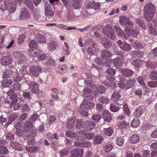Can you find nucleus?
<instances>
[{
  "instance_id": "680f3d73",
  "label": "nucleus",
  "mask_w": 157,
  "mask_h": 157,
  "mask_svg": "<svg viewBox=\"0 0 157 157\" xmlns=\"http://www.w3.org/2000/svg\"><path fill=\"white\" fill-rule=\"evenodd\" d=\"M69 151L67 148H64L63 150H60L59 152L60 156H65L67 155Z\"/></svg>"
},
{
  "instance_id": "c03bdc74",
  "label": "nucleus",
  "mask_w": 157,
  "mask_h": 157,
  "mask_svg": "<svg viewBox=\"0 0 157 157\" xmlns=\"http://www.w3.org/2000/svg\"><path fill=\"white\" fill-rule=\"evenodd\" d=\"M99 101L102 104H106L109 101V99L106 96L101 95L99 97Z\"/></svg>"
},
{
  "instance_id": "cd10ccee",
  "label": "nucleus",
  "mask_w": 157,
  "mask_h": 157,
  "mask_svg": "<svg viewBox=\"0 0 157 157\" xmlns=\"http://www.w3.org/2000/svg\"><path fill=\"white\" fill-rule=\"evenodd\" d=\"M75 121L76 117H73L68 120L67 123V128L69 129L73 128L74 127Z\"/></svg>"
},
{
  "instance_id": "a878e982",
  "label": "nucleus",
  "mask_w": 157,
  "mask_h": 157,
  "mask_svg": "<svg viewBox=\"0 0 157 157\" xmlns=\"http://www.w3.org/2000/svg\"><path fill=\"white\" fill-rule=\"evenodd\" d=\"M129 19L125 16H121L120 17L119 22L121 25L124 27L127 26V22Z\"/></svg>"
},
{
  "instance_id": "f257e3e1",
  "label": "nucleus",
  "mask_w": 157,
  "mask_h": 157,
  "mask_svg": "<svg viewBox=\"0 0 157 157\" xmlns=\"http://www.w3.org/2000/svg\"><path fill=\"white\" fill-rule=\"evenodd\" d=\"M144 17L147 21H150L152 19L155 11V8L152 3L146 4L144 6Z\"/></svg>"
},
{
  "instance_id": "338daca9",
  "label": "nucleus",
  "mask_w": 157,
  "mask_h": 157,
  "mask_svg": "<svg viewBox=\"0 0 157 157\" xmlns=\"http://www.w3.org/2000/svg\"><path fill=\"white\" fill-rule=\"evenodd\" d=\"M123 108L124 113H126L127 115L129 116L130 113V111L128 105L126 104H124Z\"/></svg>"
},
{
  "instance_id": "e2e57ef3",
  "label": "nucleus",
  "mask_w": 157,
  "mask_h": 157,
  "mask_svg": "<svg viewBox=\"0 0 157 157\" xmlns=\"http://www.w3.org/2000/svg\"><path fill=\"white\" fill-rule=\"evenodd\" d=\"M150 78L152 80L157 79V72L154 71L150 73Z\"/></svg>"
},
{
  "instance_id": "20e7f679",
  "label": "nucleus",
  "mask_w": 157,
  "mask_h": 157,
  "mask_svg": "<svg viewBox=\"0 0 157 157\" xmlns=\"http://www.w3.org/2000/svg\"><path fill=\"white\" fill-rule=\"evenodd\" d=\"M30 73L35 77H37L39 75L41 72L42 68L38 66H33L30 67L29 68Z\"/></svg>"
},
{
  "instance_id": "5701e85b",
  "label": "nucleus",
  "mask_w": 157,
  "mask_h": 157,
  "mask_svg": "<svg viewBox=\"0 0 157 157\" xmlns=\"http://www.w3.org/2000/svg\"><path fill=\"white\" fill-rule=\"evenodd\" d=\"M10 145L12 146L15 149L18 151H21L23 148L21 146V144L15 142V141H12L10 142Z\"/></svg>"
},
{
  "instance_id": "6ab92c4d",
  "label": "nucleus",
  "mask_w": 157,
  "mask_h": 157,
  "mask_svg": "<svg viewBox=\"0 0 157 157\" xmlns=\"http://www.w3.org/2000/svg\"><path fill=\"white\" fill-rule=\"evenodd\" d=\"M123 98V97L116 91L114 92L111 96V99L114 101H117L119 100H121Z\"/></svg>"
},
{
  "instance_id": "8fccbe9b",
  "label": "nucleus",
  "mask_w": 157,
  "mask_h": 157,
  "mask_svg": "<svg viewBox=\"0 0 157 157\" xmlns=\"http://www.w3.org/2000/svg\"><path fill=\"white\" fill-rule=\"evenodd\" d=\"M119 109V107L113 104H110L109 109L111 112L114 113L118 111Z\"/></svg>"
},
{
  "instance_id": "79ce46f5",
  "label": "nucleus",
  "mask_w": 157,
  "mask_h": 157,
  "mask_svg": "<svg viewBox=\"0 0 157 157\" xmlns=\"http://www.w3.org/2000/svg\"><path fill=\"white\" fill-rule=\"evenodd\" d=\"M131 126L132 127H137L140 125L139 120L138 119H134L131 121Z\"/></svg>"
},
{
  "instance_id": "7c9ffc66",
  "label": "nucleus",
  "mask_w": 157,
  "mask_h": 157,
  "mask_svg": "<svg viewBox=\"0 0 157 157\" xmlns=\"http://www.w3.org/2000/svg\"><path fill=\"white\" fill-rule=\"evenodd\" d=\"M67 70V66L63 64L60 65L58 68V73L59 74H63L66 72Z\"/></svg>"
},
{
  "instance_id": "a19ab883",
  "label": "nucleus",
  "mask_w": 157,
  "mask_h": 157,
  "mask_svg": "<svg viewBox=\"0 0 157 157\" xmlns=\"http://www.w3.org/2000/svg\"><path fill=\"white\" fill-rule=\"evenodd\" d=\"M12 82L11 79H6L3 80L2 83V86L4 87H7L9 86Z\"/></svg>"
},
{
  "instance_id": "f8f14e48",
  "label": "nucleus",
  "mask_w": 157,
  "mask_h": 157,
  "mask_svg": "<svg viewBox=\"0 0 157 157\" xmlns=\"http://www.w3.org/2000/svg\"><path fill=\"white\" fill-rule=\"evenodd\" d=\"M30 15L28 10L25 8H23L21 10V15L19 17L21 19L25 18H29L30 17Z\"/></svg>"
},
{
  "instance_id": "13d9d810",
  "label": "nucleus",
  "mask_w": 157,
  "mask_h": 157,
  "mask_svg": "<svg viewBox=\"0 0 157 157\" xmlns=\"http://www.w3.org/2000/svg\"><path fill=\"white\" fill-rule=\"evenodd\" d=\"M133 92L136 95L138 96H140L142 95L143 90L142 88H139L138 89H134Z\"/></svg>"
},
{
  "instance_id": "412c9836",
  "label": "nucleus",
  "mask_w": 157,
  "mask_h": 157,
  "mask_svg": "<svg viewBox=\"0 0 157 157\" xmlns=\"http://www.w3.org/2000/svg\"><path fill=\"white\" fill-rule=\"evenodd\" d=\"M144 52L143 51L134 50L132 51L131 53V54L133 57H142L144 54Z\"/></svg>"
},
{
  "instance_id": "423d86ee",
  "label": "nucleus",
  "mask_w": 157,
  "mask_h": 157,
  "mask_svg": "<svg viewBox=\"0 0 157 157\" xmlns=\"http://www.w3.org/2000/svg\"><path fill=\"white\" fill-rule=\"evenodd\" d=\"M33 127V122L30 120H27L23 123L22 131L24 132H28Z\"/></svg>"
},
{
  "instance_id": "f704fd0d",
  "label": "nucleus",
  "mask_w": 157,
  "mask_h": 157,
  "mask_svg": "<svg viewBox=\"0 0 157 157\" xmlns=\"http://www.w3.org/2000/svg\"><path fill=\"white\" fill-rule=\"evenodd\" d=\"M102 45L106 48H110L112 45V43L109 40L105 39H102L101 40Z\"/></svg>"
},
{
  "instance_id": "dca6fc26",
  "label": "nucleus",
  "mask_w": 157,
  "mask_h": 157,
  "mask_svg": "<svg viewBox=\"0 0 157 157\" xmlns=\"http://www.w3.org/2000/svg\"><path fill=\"white\" fill-rule=\"evenodd\" d=\"M102 115L103 118L105 121L109 122L111 120L112 116L109 111H104L102 113Z\"/></svg>"
},
{
  "instance_id": "c85d7f7f",
  "label": "nucleus",
  "mask_w": 157,
  "mask_h": 157,
  "mask_svg": "<svg viewBox=\"0 0 157 157\" xmlns=\"http://www.w3.org/2000/svg\"><path fill=\"white\" fill-rule=\"evenodd\" d=\"M113 128L111 127H109L107 128H104L103 130V132L104 134L108 136H110L113 133Z\"/></svg>"
},
{
  "instance_id": "a211bd4d",
  "label": "nucleus",
  "mask_w": 157,
  "mask_h": 157,
  "mask_svg": "<svg viewBox=\"0 0 157 157\" xmlns=\"http://www.w3.org/2000/svg\"><path fill=\"white\" fill-rule=\"evenodd\" d=\"M57 46L58 44L56 42L51 40L48 45V49L50 51H53L56 49Z\"/></svg>"
},
{
  "instance_id": "58836bf2",
  "label": "nucleus",
  "mask_w": 157,
  "mask_h": 157,
  "mask_svg": "<svg viewBox=\"0 0 157 157\" xmlns=\"http://www.w3.org/2000/svg\"><path fill=\"white\" fill-rule=\"evenodd\" d=\"M16 117L13 114H11L9 117L8 121L5 124V125L7 127L9 125L14 121Z\"/></svg>"
},
{
  "instance_id": "49530a36",
  "label": "nucleus",
  "mask_w": 157,
  "mask_h": 157,
  "mask_svg": "<svg viewBox=\"0 0 157 157\" xmlns=\"http://www.w3.org/2000/svg\"><path fill=\"white\" fill-rule=\"evenodd\" d=\"M25 2L31 11H33V6L31 0H25Z\"/></svg>"
},
{
  "instance_id": "393cba45",
  "label": "nucleus",
  "mask_w": 157,
  "mask_h": 157,
  "mask_svg": "<svg viewBox=\"0 0 157 157\" xmlns=\"http://www.w3.org/2000/svg\"><path fill=\"white\" fill-rule=\"evenodd\" d=\"M127 30L128 31V32L127 33L132 34L133 37L136 38L137 36L139 34L138 29H134L131 28L128 29V28L126 27L124 30L126 31Z\"/></svg>"
},
{
  "instance_id": "b1692460",
  "label": "nucleus",
  "mask_w": 157,
  "mask_h": 157,
  "mask_svg": "<svg viewBox=\"0 0 157 157\" xmlns=\"http://www.w3.org/2000/svg\"><path fill=\"white\" fill-rule=\"evenodd\" d=\"M131 63L135 67L138 68L142 66L144 63V62L143 61L140 59H136L133 60L131 62Z\"/></svg>"
},
{
  "instance_id": "aec40b11",
  "label": "nucleus",
  "mask_w": 157,
  "mask_h": 157,
  "mask_svg": "<svg viewBox=\"0 0 157 157\" xmlns=\"http://www.w3.org/2000/svg\"><path fill=\"white\" fill-rule=\"evenodd\" d=\"M111 56V53L106 50H103L101 52V57L104 59H109Z\"/></svg>"
},
{
  "instance_id": "9b49d317",
  "label": "nucleus",
  "mask_w": 157,
  "mask_h": 157,
  "mask_svg": "<svg viewBox=\"0 0 157 157\" xmlns=\"http://www.w3.org/2000/svg\"><path fill=\"white\" fill-rule=\"evenodd\" d=\"M84 125V130L90 131L94 128L95 123L92 121L86 120L85 121Z\"/></svg>"
},
{
  "instance_id": "f03ea898",
  "label": "nucleus",
  "mask_w": 157,
  "mask_h": 157,
  "mask_svg": "<svg viewBox=\"0 0 157 157\" xmlns=\"http://www.w3.org/2000/svg\"><path fill=\"white\" fill-rule=\"evenodd\" d=\"M4 6H0V10L2 12L1 15H2L3 11L6 9L9 11L10 13H14L16 8V5L14 2L12 0H5L4 1Z\"/></svg>"
},
{
  "instance_id": "4468645a",
  "label": "nucleus",
  "mask_w": 157,
  "mask_h": 157,
  "mask_svg": "<svg viewBox=\"0 0 157 157\" xmlns=\"http://www.w3.org/2000/svg\"><path fill=\"white\" fill-rule=\"evenodd\" d=\"M114 66L116 68L119 69L123 64V60L120 58H116L113 60Z\"/></svg>"
},
{
  "instance_id": "39448f33",
  "label": "nucleus",
  "mask_w": 157,
  "mask_h": 157,
  "mask_svg": "<svg viewBox=\"0 0 157 157\" xmlns=\"http://www.w3.org/2000/svg\"><path fill=\"white\" fill-rule=\"evenodd\" d=\"M105 29L107 32L106 33H105V30H103V33L106 35L109 39L112 40H114L115 38V33L114 29L111 27V25L106 27Z\"/></svg>"
},
{
  "instance_id": "774afa93",
  "label": "nucleus",
  "mask_w": 157,
  "mask_h": 157,
  "mask_svg": "<svg viewBox=\"0 0 157 157\" xmlns=\"http://www.w3.org/2000/svg\"><path fill=\"white\" fill-rule=\"evenodd\" d=\"M147 85L151 87H155L157 86V81H153L147 82Z\"/></svg>"
},
{
  "instance_id": "09e8293b",
  "label": "nucleus",
  "mask_w": 157,
  "mask_h": 157,
  "mask_svg": "<svg viewBox=\"0 0 157 157\" xmlns=\"http://www.w3.org/2000/svg\"><path fill=\"white\" fill-rule=\"evenodd\" d=\"M128 126V123L125 121H123L120 123L118 125V127L121 129H126L127 128Z\"/></svg>"
},
{
  "instance_id": "603ef678",
  "label": "nucleus",
  "mask_w": 157,
  "mask_h": 157,
  "mask_svg": "<svg viewBox=\"0 0 157 157\" xmlns=\"http://www.w3.org/2000/svg\"><path fill=\"white\" fill-rule=\"evenodd\" d=\"M124 140L121 137H117L116 140L117 144L119 146H122L124 143Z\"/></svg>"
},
{
  "instance_id": "bf43d9fd",
  "label": "nucleus",
  "mask_w": 157,
  "mask_h": 157,
  "mask_svg": "<svg viewBox=\"0 0 157 157\" xmlns=\"http://www.w3.org/2000/svg\"><path fill=\"white\" fill-rule=\"evenodd\" d=\"M9 151L8 149L5 146H0V153L2 154H6Z\"/></svg>"
},
{
  "instance_id": "ea45409f",
  "label": "nucleus",
  "mask_w": 157,
  "mask_h": 157,
  "mask_svg": "<svg viewBox=\"0 0 157 157\" xmlns=\"http://www.w3.org/2000/svg\"><path fill=\"white\" fill-rule=\"evenodd\" d=\"M23 96L25 99L29 101L32 99L31 93L29 91L23 92Z\"/></svg>"
},
{
  "instance_id": "4d7b16f0",
  "label": "nucleus",
  "mask_w": 157,
  "mask_h": 157,
  "mask_svg": "<svg viewBox=\"0 0 157 157\" xmlns=\"http://www.w3.org/2000/svg\"><path fill=\"white\" fill-rule=\"evenodd\" d=\"M6 139L7 140H11L14 139V135L11 133H7L5 134Z\"/></svg>"
},
{
  "instance_id": "72a5a7b5",
  "label": "nucleus",
  "mask_w": 157,
  "mask_h": 157,
  "mask_svg": "<svg viewBox=\"0 0 157 157\" xmlns=\"http://www.w3.org/2000/svg\"><path fill=\"white\" fill-rule=\"evenodd\" d=\"M140 140V137L137 134H134L130 138V141L133 144L137 143Z\"/></svg>"
},
{
  "instance_id": "6e6d98bb",
  "label": "nucleus",
  "mask_w": 157,
  "mask_h": 157,
  "mask_svg": "<svg viewBox=\"0 0 157 157\" xmlns=\"http://www.w3.org/2000/svg\"><path fill=\"white\" fill-rule=\"evenodd\" d=\"M90 102L86 99H84L81 105V107H84V108H88V105H90Z\"/></svg>"
},
{
  "instance_id": "69168bd1",
  "label": "nucleus",
  "mask_w": 157,
  "mask_h": 157,
  "mask_svg": "<svg viewBox=\"0 0 157 157\" xmlns=\"http://www.w3.org/2000/svg\"><path fill=\"white\" fill-rule=\"evenodd\" d=\"M101 118V117L100 114H94L93 115L92 119L96 122L99 121Z\"/></svg>"
},
{
  "instance_id": "0e129e2a",
  "label": "nucleus",
  "mask_w": 157,
  "mask_h": 157,
  "mask_svg": "<svg viewBox=\"0 0 157 157\" xmlns=\"http://www.w3.org/2000/svg\"><path fill=\"white\" fill-rule=\"evenodd\" d=\"M17 95L16 93L10 96L11 99L12 100L11 102V104L16 103L17 101ZM12 104H11V105Z\"/></svg>"
},
{
  "instance_id": "bb28decb",
  "label": "nucleus",
  "mask_w": 157,
  "mask_h": 157,
  "mask_svg": "<svg viewBox=\"0 0 157 157\" xmlns=\"http://www.w3.org/2000/svg\"><path fill=\"white\" fill-rule=\"evenodd\" d=\"M85 121H84L82 119H78L76 121V124L75 127L78 129H81L83 128L84 130L85 127Z\"/></svg>"
},
{
  "instance_id": "052dcab7",
  "label": "nucleus",
  "mask_w": 157,
  "mask_h": 157,
  "mask_svg": "<svg viewBox=\"0 0 157 157\" xmlns=\"http://www.w3.org/2000/svg\"><path fill=\"white\" fill-rule=\"evenodd\" d=\"M37 41L39 43H43L45 42L44 37L41 34H38L36 36Z\"/></svg>"
},
{
  "instance_id": "9d476101",
  "label": "nucleus",
  "mask_w": 157,
  "mask_h": 157,
  "mask_svg": "<svg viewBox=\"0 0 157 157\" xmlns=\"http://www.w3.org/2000/svg\"><path fill=\"white\" fill-rule=\"evenodd\" d=\"M83 153L82 148H76L73 149L71 152V157H82Z\"/></svg>"
},
{
  "instance_id": "4c0bfd02",
  "label": "nucleus",
  "mask_w": 157,
  "mask_h": 157,
  "mask_svg": "<svg viewBox=\"0 0 157 157\" xmlns=\"http://www.w3.org/2000/svg\"><path fill=\"white\" fill-rule=\"evenodd\" d=\"M121 49L125 51H129L131 50L130 45L126 42H123V44L121 45Z\"/></svg>"
},
{
  "instance_id": "37998d69",
  "label": "nucleus",
  "mask_w": 157,
  "mask_h": 157,
  "mask_svg": "<svg viewBox=\"0 0 157 157\" xmlns=\"http://www.w3.org/2000/svg\"><path fill=\"white\" fill-rule=\"evenodd\" d=\"M114 28L117 33L118 36L121 37L122 36L124 33L120 27L117 26H114Z\"/></svg>"
},
{
  "instance_id": "ddd939ff",
  "label": "nucleus",
  "mask_w": 157,
  "mask_h": 157,
  "mask_svg": "<svg viewBox=\"0 0 157 157\" xmlns=\"http://www.w3.org/2000/svg\"><path fill=\"white\" fill-rule=\"evenodd\" d=\"M12 58L9 56H3L1 59L2 64L5 65L10 64L12 60Z\"/></svg>"
},
{
  "instance_id": "f3484780",
  "label": "nucleus",
  "mask_w": 157,
  "mask_h": 157,
  "mask_svg": "<svg viewBox=\"0 0 157 157\" xmlns=\"http://www.w3.org/2000/svg\"><path fill=\"white\" fill-rule=\"evenodd\" d=\"M45 14L46 16L47 20L49 21H52L54 18V12L52 10H47L45 11Z\"/></svg>"
},
{
  "instance_id": "0eeeda50",
  "label": "nucleus",
  "mask_w": 157,
  "mask_h": 157,
  "mask_svg": "<svg viewBox=\"0 0 157 157\" xmlns=\"http://www.w3.org/2000/svg\"><path fill=\"white\" fill-rule=\"evenodd\" d=\"M146 107L145 105H142L139 106L136 109L133 115L136 117H139L145 112Z\"/></svg>"
},
{
  "instance_id": "5fc2aeb1",
  "label": "nucleus",
  "mask_w": 157,
  "mask_h": 157,
  "mask_svg": "<svg viewBox=\"0 0 157 157\" xmlns=\"http://www.w3.org/2000/svg\"><path fill=\"white\" fill-rule=\"evenodd\" d=\"M136 23L139 24V25L144 29H145L146 27L144 26V23L143 20L140 19L139 18H136L135 20Z\"/></svg>"
},
{
  "instance_id": "864d4df0",
  "label": "nucleus",
  "mask_w": 157,
  "mask_h": 157,
  "mask_svg": "<svg viewBox=\"0 0 157 157\" xmlns=\"http://www.w3.org/2000/svg\"><path fill=\"white\" fill-rule=\"evenodd\" d=\"M88 53L92 55H94L96 51V49L95 48L94 45L92 46V47H89L87 49Z\"/></svg>"
},
{
  "instance_id": "2f4dec72",
  "label": "nucleus",
  "mask_w": 157,
  "mask_h": 157,
  "mask_svg": "<svg viewBox=\"0 0 157 157\" xmlns=\"http://www.w3.org/2000/svg\"><path fill=\"white\" fill-rule=\"evenodd\" d=\"M52 90L54 93L51 94V96L52 98L55 100H58L59 99V97L58 96V94H59L58 90L56 88H52Z\"/></svg>"
},
{
  "instance_id": "de8ad7c7",
  "label": "nucleus",
  "mask_w": 157,
  "mask_h": 157,
  "mask_svg": "<svg viewBox=\"0 0 157 157\" xmlns=\"http://www.w3.org/2000/svg\"><path fill=\"white\" fill-rule=\"evenodd\" d=\"M12 72L10 70H7L5 71L3 74L2 77L3 78L10 77L12 75Z\"/></svg>"
},
{
  "instance_id": "7ed1b4c3",
  "label": "nucleus",
  "mask_w": 157,
  "mask_h": 157,
  "mask_svg": "<svg viewBox=\"0 0 157 157\" xmlns=\"http://www.w3.org/2000/svg\"><path fill=\"white\" fill-rule=\"evenodd\" d=\"M29 88L32 92L35 94H38V95L42 94L43 93L42 91L39 90V86L35 82H30L28 83Z\"/></svg>"
},
{
  "instance_id": "e433bc0d",
  "label": "nucleus",
  "mask_w": 157,
  "mask_h": 157,
  "mask_svg": "<svg viewBox=\"0 0 157 157\" xmlns=\"http://www.w3.org/2000/svg\"><path fill=\"white\" fill-rule=\"evenodd\" d=\"M41 52V51L38 49H34L30 52L29 55L31 56H36L37 57Z\"/></svg>"
},
{
  "instance_id": "4be33fe9",
  "label": "nucleus",
  "mask_w": 157,
  "mask_h": 157,
  "mask_svg": "<svg viewBox=\"0 0 157 157\" xmlns=\"http://www.w3.org/2000/svg\"><path fill=\"white\" fill-rule=\"evenodd\" d=\"M94 139L93 143L95 145L101 144L104 139L103 137L100 135L95 136Z\"/></svg>"
},
{
  "instance_id": "473e14b6",
  "label": "nucleus",
  "mask_w": 157,
  "mask_h": 157,
  "mask_svg": "<svg viewBox=\"0 0 157 157\" xmlns=\"http://www.w3.org/2000/svg\"><path fill=\"white\" fill-rule=\"evenodd\" d=\"M136 82L134 79L128 80L125 86L126 89L127 90L132 88L135 85Z\"/></svg>"
},
{
  "instance_id": "1a4fd4ad",
  "label": "nucleus",
  "mask_w": 157,
  "mask_h": 157,
  "mask_svg": "<svg viewBox=\"0 0 157 157\" xmlns=\"http://www.w3.org/2000/svg\"><path fill=\"white\" fill-rule=\"evenodd\" d=\"M100 4L95 2L94 1H91L89 2L86 5V8L89 10H98L100 9Z\"/></svg>"
},
{
  "instance_id": "c756f323",
  "label": "nucleus",
  "mask_w": 157,
  "mask_h": 157,
  "mask_svg": "<svg viewBox=\"0 0 157 157\" xmlns=\"http://www.w3.org/2000/svg\"><path fill=\"white\" fill-rule=\"evenodd\" d=\"M113 148V146L111 143H108L104 144L103 146V150L106 153L110 152Z\"/></svg>"
},
{
  "instance_id": "c9c22d12",
  "label": "nucleus",
  "mask_w": 157,
  "mask_h": 157,
  "mask_svg": "<svg viewBox=\"0 0 157 157\" xmlns=\"http://www.w3.org/2000/svg\"><path fill=\"white\" fill-rule=\"evenodd\" d=\"M123 73L124 75L126 77H130L133 74V72L132 70L124 69L123 70Z\"/></svg>"
},
{
  "instance_id": "3c124183",
  "label": "nucleus",
  "mask_w": 157,
  "mask_h": 157,
  "mask_svg": "<svg viewBox=\"0 0 157 157\" xmlns=\"http://www.w3.org/2000/svg\"><path fill=\"white\" fill-rule=\"evenodd\" d=\"M66 135L70 138H74L76 136V133L75 132L70 130L67 131L66 132Z\"/></svg>"
},
{
  "instance_id": "2eb2a0df",
  "label": "nucleus",
  "mask_w": 157,
  "mask_h": 157,
  "mask_svg": "<svg viewBox=\"0 0 157 157\" xmlns=\"http://www.w3.org/2000/svg\"><path fill=\"white\" fill-rule=\"evenodd\" d=\"M71 6L73 9H78L82 6V0H72L71 2Z\"/></svg>"
},
{
  "instance_id": "6e6552de",
  "label": "nucleus",
  "mask_w": 157,
  "mask_h": 157,
  "mask_svg": "<svg viewBox=\"0 0 157 157\" xmlns=\"http://www.w3.org/2000/svg\"><path fill=\"white\" fill-rule=\"evenodd\" d=\"M13 56L15 58L19 59L18 62L20 63H23L26 59L24 54L19 51H14L13 53Z\"/></svg>"
},
{
  "instance_id": "a18cd8bd",
  "label": "nucleus",
  "mask_w": 157,
  "mask_h": 157,
  "mask_svg": "<svg viewBox=\"0 0 157 157\" xmlns=\"http://www.w3.org/2000/svg\"><path fill=\"white\" fill-rule=\"evenodd\" d=\"M148 30L150 33L151 34L156 35V34L155 29L150 23L148 24Z\"/></svg>"
}]
</instances>
